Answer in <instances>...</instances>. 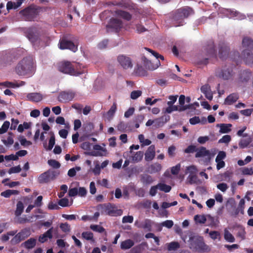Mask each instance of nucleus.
<instances>
[{
	"label": "nucleus",
	"instance_id": "obj_18",
	"mask_svg": "<svg viewBox=\"0 0 253 253\" xmlns=\"http://www.w3.org/2000/svg\"><path fill=\"white\" fill-rule=\"evenodd\" d=\"M74 97V94L70 91L61 92L58 97V100L63 103L69 102L73 99Z\"/></svg>",
	"mask_w": 253,
	"mask_h": 253
},
{
	"label": "nucleus",
	"instance_id": "obj_58",
	"mask_svg": "<svg viewBox=\"0 0 253 253\" xmlns=\"http://www.w3.org/2000/svg\"><path fill=\"white\" fill-rule=\"evenodd\" d=\"M231 136L229 135H224L221 139L218 141L219 143H228L231 141Z\"/></svg>",
	"mask_w": 253,
	"mask_h": 253
},
{
	"label": "nucleus",
	"instance_id": "obj_28",
	"mask_svg": "<svg viewBox=\"0 0 253 253\" xmlns=\"http://www.w3.org/2000/svg\"><path fill=\"white\" fill-rule=\"evenodd\" d=\"M36 29H29L27 32V37L32 42H35L38 39V35L35 32Z\"/></svg>",
	"mask_w": 253,
	"mask_h": 253
},
{
	"label": "nucleus",
	"instance_id": "obj_11",
	"mask_svg": "<svg viewBox=\"0 0 253 253\" xmlns=\"http://www.w3.org/2000/svg\"><path fill=\"white\" fill-rule=\"evenodd\" d=\"M31 229L30 228H25L22 229L19 233L16 234L14 237L11 240L12 244H17L21 241L24 240L31 235Z\"/></svg>",
	"mask_w": 253,
	"mask_h": 253
},
{
	"label": "nucleus",
	"instance_id": "obj_30",
	"mask_svg": "<svg viewBox=\"0 0 253 253\" xmlns=\"http://www.w3.org/2000/svg\"><path fill=\"white\" fill-rule=\"evenodd\" d=\"M217 126H220L219 132L221 133H228L231 131L232 125L230 124H217Z\"/></svg>",
	"mask_w": 253,
	"mask_h": 253
},
{
	"label": "nucleus",
	"instance_id": "obj_35",
	"mask_svg": "<svg viewBox=\"0 0 253 253\" xmlns=\"http://www.w3.org/2000/svg\"><path fill=\"white\" fill-rule=\"evenodd\" d=\"M24 210V205L21 201H18L16 205V209L15 211V215L16 216H20L23 212Z\"/></svg>",
	"mask_w": 253,
	"mask_h": 253
},
{
	"label": "nucleus",
	"instance_id": "obj_38",
	"mask_svg": "<svg viewBox=\"0 0 253 253\" xmlns=\"http://www.w3.org/2000/svg\"><path fill=\"white\" fill-rule=\"evenodd\" d=\"M224 237L225 240L229 242L233 243L235 241L234 237L226 229L224 230Z\"/></svg>",
	"mask_w": 253,
	"mask_h": 253
},
{
	"label": "nucleus",
	"instance_id": "obj_15",
	"mask_svg": "<svg viewBox=\"0 0 253 253\" xmlns=\"http://www.w3.org/2000/svg\"><path fill=\"white\" fill-rule=\"evenodd\" d=\"M118 61L121 66L125 69L132 67V63L131 59L125 55H119L118 57Z\"/></svg>",
	"mask_w": 253,
	"mask_h": 253
},
{
	"label": "nucleus",
	"instance_id": "obj_57",
	"mask_svg": "<svg viewBox=\"0 0 253 253\" xmlns=\"http://www.w3.org/2000/svg\"><path fill=\"white\" fill-rule=\"evenodd\" d=\"M217 188L222 192H224L227 190L228 186L225 183H220L217 185Z\"/></svg>",
	"mask_w": 253,
	"mask_h": 253
},
{
	"label": "nucleus",
	"instance_id": "obj_26",
	"mask_svg": "<svg viewBox=\"0 0 253 253\" xmlns=\"http://www.w3.org/2000/svg\"><path fill=\"white\" fill-rule=\"evenodd\" d=\"M114 13L118 16L121 17L127 21H129L132 17L131 15L129 12L122 10H116Z\"/></svg>",
	"mask_w": 253,
	"mask_h": 253
},
{
	"label": "nucleus",
	"instance_id": "obj_25",
	"mask_svg": "<svg viewBox=\"0 0 253 253\" xmlns=\"http://www.w3.org/2000/svg\"><path fill=\"white\" fill-rule=\"evenodd\" d=\"M143 60L145 67L149 70H154L159 67V65H160L159 60H157L156 65H154L151 61L147 60L145 57L143 58Z\"/></svg>",
	"mask_w": 253,
	"mask_h": 253
},
{
	"label": "nucleus",
	"instance_id": "obj_46",
	"mask_svg": "<svg viewBox=\"0 0 253 253\" xmlns=\"http://www.w3.org/2000/svg\"><path fill=\"white\" fill-rule=\"evenodd\" d=\"M8 135L9 136H8L7 140L3 139L2 140V142L5 145H12L14 142V140L12 137V136L13 135V133L11 132H9Z\"/></svg>",
	"mask_w": 253,
	"mask_h": 253
},
{
	"label": "nucleus",
	"instance_id": "obj_44",
	"mask_svg": "<svg viewBox=\"0 0 253 253\" xmlns=\"http://www.w3.org/2000/svg\"><path fill=\"white\" fill-rule=\"evenodd\" d=\"M141 181L144 184H149L153 182V179L151 176L145 175L142 177Z\"/></svg>",
	"mask_w": 253,
	"mask_h": 253
},
{
	"label": "nucleus",
	"instance_id": "obj_9",
	"mask_svg": "<svg viewBox=\"0 0 253 253\" xmlns=\"http://www.w3.org/2000/svg\"><path fill=\"white\" fill-rule=\"evenodd\" d=\"M251 77L252 73L250 71L245 70L241 71L236 81L237 86L240 87L245 86L250 80Z\"/></svg>",
	"mask_w": 253,
	"mask_h": 253
},
{
	"label": "nucleus",
	"instance_id": "obj_47",
	"mask_svg": "<svg viewBox=\"0 0 253 253\" xmlns=\"http://www.w3.org/2000/svg\"><path fill=\"white\" fill-rule=\"evenodd\" d=\"M90 228L94 231L100 233L105 231V229L102 226L98 225L92 224L90 226Z\"/></svg>",
	"mask_w": 253,
	"mask_h": 253
},
{
	"label": "nucleus",
	"instance_id": "obj_36",
	"mask_svg": "<svg viewBox=\"0 0 253 253\" xmlns=\"http://www.w3.org/2000/svg\"><path fill=\"white\" fill-rule=\"evenodd\" d=\"M17 232V230H13L7 232L6 234H3L1 236V240L2 242H6L9 239V236H14Z\"/></svg>",
	"mask_w": 253,
	"mask_h": 253
},
{
	"label": "nucleus",
	"instance_id": "obj_49",
	"mask_svg": "<svg viewBox=\"0 0 253 253\" xmlns=\"http://www.w3.org/2000/svg\"><path fill=\"white\" fill-rule=\"evenodd\" d=\"M55 139L54 134H52L49 140L48 146L46 148L47 150H51L55 145Z\"/></svg>",
	"mask_w": 253,
	"mask_h": 253
},
{
	"label": "nucleus",
	"instance_id": "obj_3",
	"mask_svg": "<svg viewBox=\"0 0 253 253\" xmlns=\"http://www.w3.org/2000/svg\"><path fill=\"white\" fill-rule=\"evenodd\" d=\"M189 247L190 249L202 253L207 251V245L205 243L202 236L190 233L189 235Z\"/></svg>",
	"mask_w": 253,
	"mask_h": 253
},
{
	"label": "nucleus",
	"instance_id": "obj_21",
	"mask_svg": "<svg viewBox=\"0 0 253 253\" xmlns=\"http://www.w3.org/2000/svg\"><path fill=\"white\" fill-rule=\"evenodd\" d=\"M176 11L180 12V15L184 19L188 18L190 15L194 13L193 9L188 6H183L176 9Z\"/></svg>",
	"mask_w": 253,
	"mask_h": 253
},
{
	"label": "nucleus",
	"instance_id": "obj_45",
	"mask_svg": "<svg viewBox=\"0 0 253 253\" xmlns=\"http://www.w3.org/2000/svg\"><path fill=\"white\" fill-rule=\"evenodd\" d=\"M180 247L179 244L177 242H172L169 244L168 249L169 251H174Z\"/></svg>",
	"mask_w": 253,
	"mask_h": 253
},
{
	"label": "nucleus",
	"instance_id": "obj_56",
	"mask_svg": "<svg viewBox=\"0 0 253 253\" xmlns=\"http://www.w3.org/2000/svg\"><path fill=\"white\" fill-rule=\"evenodd\" d=\"M226 153L224 151H219L217 156L215 158V162H217L219 161H222L223 159L226 157Z\"/></svg>",
	"mask_w": 253,
	"mask_h": 253
},
{
	"label": "nucleus",
	"instance_id": "obj_29",
	"mask_svg": "<svg viewBox=\"0 0 253 253\" xmlns=\"http://www.w3.org/2000/svg\"><path fill=\"white\" fill-rule=\"evenodd\" d=\"M245 202L244 199H242L239 203L237 208L235 210L234 212L235 216H237L239 213L243 214L244 213V208H245Z\"/></svg>",
	"mask_w": 253,
	"mask_h": 253
},
{
	"label": "nucleus",
	"instance_id": "obj_55",
	"mask_svg": "<svg viewBox=\"0 0 253 253\" xmlns=\"http://www.w3.org/2000/svg\"><path fill=\"white\" fill-rule=\"evenodd\" d=\"M21 170V169L20 168V166H17L16 167H13L11 168L8 170V173L9 174L18 173V172H20Z\"/></svg>",
	"mask_w": 253,
	"mask_h": 253
},
{
	"label": "nucleus",
	"instance_id": "obj_48",
	"mask_svg": "<svg viewBox=\"0 0 253 253\" xmlns=\"http://www.w3.org/2000/svg\"><path fill=\"white\" fill-rule=\"evenodd\" d=\"M48 164L54 169H58L60 167V164L55 160H49L47 162Z\"/></svg>",
	"mask_w": 253,
	"mask_h": 253
},
{
	"label": "nucleus",
	"instance_id": "obj_50",
	"mask_svg": "<svg viewBox=\"0 0 253 253\" xmlns=\"http://www.w3.org/2000/svg\"><path fill=\"white\" fill-rule=\"evenodd\" d=\"M59 226L63 232L67 233L70 231V226L67 222L61 223Z\"/></svg>",
	"mask_w": 253,
	"mask_h": 253
},
{
	"label": "nucleus",
	"instance_id": "obj_43",
	"mask_svg": "<svg viewBox=\"0 0 253 253\" xmlns=\"http://www.w3.org/2000/svg\"><path fill=\"white\" fill-rule=\"evenodd\" d=\"M116 110H117L116 104L115 103H114L113 104L107 113V115L108 116V117L109 118H112L113 117Z\"/></svg>",
	"mask_w": 253,
	"mask_h": 253
},
{
	"label": "nucleus",
	"instance_id": "obj_13",
	"mask_svg": "<svg viewBox=\"0 0 253 253\" xmlns=\"http://www.w3.org/2000/svg\"><path fill=\"white\" fill-rule=\"evenodd\" d=\"M104 211L107 215L112 216L121 215L123 213L122 210L117 209L115 205L111 203L104 205Z\"/></svg>",
	"mask_w": 253,
	"mask_h": 253
},
{
	"label": "nucleus",
	"instance_id": "obj_54",
	"mask_svg": "<svg viewBox=\"0 0 253 253\" xmlns=\"http://www.w3.org/2000/svg\"><path fill=\"white\" fill-rule=\"evenodd\" d=\"M59 206L62 207H66L69 206V200L66 198H62L58 201Z\"/></svg>",
	"mask_w": 253,
	"mask_h": 253
},
{
	"label": "nucleus",
	"instance_id": "obj_52",
	"mask_svg": "<svg viewBox=\"0 0 253 253\" xmlns=\"http://www.w3.org/2000/svg\"><path fill=\"white\" fill-rule=\"evenodd\" d=\"M242 173L244 175H251L253 174V169L252 168H243L242 169Z\"/></svg>",
	"mask_w": 253,
	"mask_h": 253
},
{
	"label": "nucleus",
	"instance_id": "obj_51",
	"mask_svg": "<svg viewBox=\"0 0 253 253\" xmlns=\"http://www.w3.org/2000/svg\"><path fill=\"white\" fill-rule=\"evenodd\" d=\"M142 94V91L140 90H133L131 92L130 97L132 99H136L140 96Z\"/></svg>",
	"mask_w": 253,
	"mask_h": 253
},
{
	"label": "nucleus",
	"instance_id": "obj_1",
	"mask_svg": "<svg viewBox=\"0 0 253 253\" xmlns=\"http://www.w3.org/2000/svg\"><path fill=\"white\" fill-rule=\"evenodd\" d=\"M35 71V65L31 56L24 57L17 65L15 72L19 76H32Z\"/></svg>",
	"mask_w": 253,
	"mask_h": 253
},
{
	"label": "nucleus",
	"instance_id": "obj_42",
	"mask_svg": "<svg viewBox=\"0 0 253 253\" xmlns=\"http://www.w3.org/2000/svg\"><path fill=\"white\" fill-rule=\"evenodd\" d=\"M169 105V107H167L166 109V112H167L168 113H170L172 111H175L182 112V111L180 110V106H177L173 105Z\"/></svg>",
	"mask_w": 253,
	"mask_h": 253
},
{
	"label": "nucleus",
	"instance_id": "obj_31",
	"mask_svg": "<svg viewBox=\"0 0 253 253\" xmlns=\"http://www.w3.org/2000/svg\"><path fill=\"white\" fill-rule=\"evenodd\" d=\"M134 243L131 239H127L125 241L122 242L121 244V248L122 250H127L131 248Z\"/></svg>",
	"mask_w": 253,
	"mask_h": 253
},
{
	"label": "nucleus",
	"instance_id": "obj_27",
	"mask_svg": "<svg viewBox=\"0 0 253 253\" xmlns=\"http://www.w3.org/2000/svg\"><path fill=\"white\" fill-rule=\"evenodd\" d=\"M36 243L37 240L36 239L31 238L27 240L26 241L24 242L22 245L26 249L30 250L34 248L35 247Z\"/></svg>",
	"mask_w": 253,
	"mask_h": 253
},
{
	"label": "nucleus",
	"instance_id": "obj_61",
	"mask_svg": "<svg viewBox=\"0 0 253 253\" xmlns=\"http://www.w3.org/2000/svg\"><path fill=\"white\" fill-rule=\"evenodd\" d=\"M163 226H165L168 228H170L173 225V222L171 220H167L161 223Z\"/></svg>",
	"mask_w": 253,
	"mask_h": 253
},
{
	"label": "nucleus",
	"instance_id": "obj_53",
	"mask_svg": "<svg viewBox=\"0 0 253 253\" xmlns=\"http://www.w3.org/2000/svg\"><path fill=\"white\" fill-rule=\"evenodd\" d=\"M197 149L198 148H196V147L194 145H189L184 150V152L185 153H192L194 152H197Z\"/></svg>",
	"mask_w": 253,
	"mask_h": 253
},
{
	"label": "nucleus",
	"instance_id": "obj_4",
	"mask_svg": "<svg viewBox=\"0 0 253 253\" xmlns=\"http://www.w3.org/2000/svg\"><path fill=\"white\" fill-rule=\"evenodd\" d=\"M39 13V7L35 5H31L23 10H21L19 13L23 19L25 21H34Z\"/></svg>",
	"mask_w": 253,
	"mask_h": 253
},
{
	"label": "nucleus",
	"instance_id": "obj_39",
	"mask_svg": "<svg viewBox=\"0 0 253 253\" xmlns=\"http://www.w3.org/2000/svg\"><path fill=\"white\" fill-rule=\"evenodd\" d=\"M158 189L162 191L168 193L171 190V187L166 184L159 183H158Z\"/></svg>",
	"mask_w": 253,
	"mask_h": 253
},
{
	"label": "nucleus",
	"instance_id": "obj_20",
	"mask_svg": "<svg viewBox=\"0 0 253 253\" xmlns=\"http://www.w3.org/2000/svg\"><path fill=\"white\" fill-rule=\"evenodd\" d=\"M155 145H150L146 151L145 153V160L147 162L152 161L155 157Z\"/></svg>",
	"mask_w": 253,
	"mask_h": 253
},
{
	"label": "nucleus",
	"instance_id": "obj_16",
	"mask_svg": "<svg viewBox=\"0 0 253 253\" xmlns=\"http://www.w3.org/2000/svg\"><path fill=\"white\" fill-rule=\"evenodd\" d=\"M229 52V48L225 43L221 42L219 44L218 55L221 59H226L228 56Z\"/></svg>",
	"mask_w": 253,
	"mask_h": 253
},
{
	"label": "nucleus",
	"instance_id": "obj_62",
	"mask_svg": "<svg viewBox=\"0 0 253 253\" xmlns=\"http://www.w3.org/2000/svg\"><path fill=\"white\" fill-rule=\"evenodd\" d=\"M180 169V165L179 164L176 165L174 167H172L171 169V172L173 175L177 174Z\"/></svg>",
	"mask_w": 253,
	"mask_h": 253
},
{
	"label": "nucleus",
	"instance_id": "obj_60",
	"mask_svg": "<svg viewBox=\"0 0 253 253\" xmlns=\"http://www.w3.org/2000/svg\"><path fill=\"white\" fill-rule=\"evenodd\" d=\"M21 144L23 146H30L32 144V143L29 140H27L26 138L21 137L19 138Z\"/></svg>",
	"mask_w": 253,
	"mask_h": 253
},
{
	"label": "nucleus",
	"instance_id": "obj_59",
	"mask_svg": "<svg viewBox=\"0 0 253 253\" xmlns=\"http://www.w3.org/2000/svg\"><path fill=\"white\" fill-rule=\"evenodd\" d=\"M133 221V217L132 215L125 216L123 217L122 222L125 223H132Z\"/></svg>",
	"mask_w": 253,
	"mask_h": 253
},
{
	"label": "nucleus",
	"instance_id": "obj_32",
	"mask_svg": "<svg viewBox=\"0 0 253 253\" xmlns=\"http://www.w3.org/2000/svg\"><path fill=\"white\" fill-rule=\"evenodd\" d=\"M237 227L238 228L237 237L240 238L241 240H245L246 235V232L245 231V227L241 225H238Z\"/></svg>",
	"mask_w": 253,
	"mask_h": 253
},
{
	"label": "nucleus",
	"instance_id": "obj_6",
	"mask_svg": "<svg viewBox=\"0 0 253 253\" xmlns=\"http://www.w3.org/2000/svg\"><path fill=\"white\" fill-rule=\"evenodd\" d=\"M215 155V152L214 151H210L207 150L206 147L201 146L200 148H198L197 150V152L195 154L196 158H204V163L206 165H209L211 159Z\"/></svg>",
	"mask_w": 253,
	"mask_h": 253
},
{
	"label": "nucleus",
	"instance_id": "obj_12",
	"mask_svg": "<svg viewBox=\"0 0 253 253\" xmlns=\"http://www.w3.org/2000/svg\"><path fill=\"white\" fill-rule=\"evenodd\" d=\"M123 27L122 21L116 18H111L106 25L107 32L110 31L118 33Z\"/></svg>",
	"mask_w": 253,
	"mask_h": 253
},
{
	"label": "nucleus",
	"instance_id": "obj_10",
	"mask_svg": "<svg viewBox=\"0 0 253 253\" xmlns=\"http://www.w3.org/2000/svg\"><path fill=\"white\" fill-rule=\"evenodd\" d=\"M216 76L224 80H229L233 76V68L225 65V67L216 71Z\"/></svg>",
	"mask_w": 253,
	"mask_h": 253
},
{
	"label": "nucleus",
	"instance_id": "obj_5",
	"mask_svg": "<svg viewBox=\"0 0 253 253\" xmlns=\"http://www.w3.org/2000/svg\"><path fill=\"white\" fill-rule=\"evenodd\" d=\"M57 69L60 72L72 76H77L81 73L77 71L73 64L67 61H61L57 64Z\"/></svg>",
	"mask_w": 253,
	"mask_h": 253
},
{
	"label": "nucleus",
	"instance_id": "obj_24",
	"mask_svg": "<svg viewBox=\"0 0 253 253\" xmlns=\"http://www.w3.org/2000/svg\"><path fill=\"white\" fill-rule=\"evenodd\" d=\"M239 99V95L237 93H233L229 94L224 100V104L230 105L236 102Z\"/></svg>",
	"mask_w": 253,
	"mask_h": 253
},
{
	"label": "nucleus",
	"instance_id": "obj_17",
	"mask_svg": "<svg viewBox=\"0 0 253 253\" xmlns=\"http://www.w3.org/2000/svg\"><path fill=\"white\" fill-rule=\"evenodd\" d=\"M204 50H205L207 55L210 57H216V52L214 48V42L212 41H210L207 42V44L205 46Z\"/></svg>",
	"mask_w": 253,
	"mask_h": 253
},
{
	"label": "nucleus",
	"instance_id": "obj_33",
	"mask_svg": "<svg viewBox=\"0 0 253 253\" xmlns=\"http://www.w3.org/2000/svg\"><path fill=\"white\" fill-rule=\"evenodd\" d=\"M135 74L139 76H146L147 75V71L142 66L138 65L134 69Z\"/></svg>",
	"mask_w": 253,
	"mask_h": 253
},
{
	"label": "nucleus",
	"instance_id": "obj_63",
	"mask_svg": "<svg viewBox=\"0 0 253 253\" xmlns=\"http://www.w3.org/2000/svg\"><path fill=\"white\" fill-rule=\"evenodd\" d=\"M135 27L136 32L139 34L147 31V29L140 24H136Z\"/></svg>",
	"mask_w": 253,
	"mask_h": 253
},
{
	"label": "nucleus",
	"instance_id": "obj_19",
	"mask_svg": "<svg viewBox=\"0 0 253 253\" xmlns=\"http://www.w3.org/2000/svg\"><path fill=\"white\" fill-rule=\"evenodd\" d=\"M45 96L40 92L29 93L26 95V100L34 102L41 101Z\"/></svg>",
	"mask_w": 253,
	"mask_h": 253
},
{
	"label": "nucleus",
	"instance_id": "obj_22",
	"mask_svg": "<svg viewBox=\"0 0 253 253\" xmlns=\"http://www.w3.org/2000/svg\"><path fill=\"white\" fill-rule=\"evenodd\" d=\"M144 153L143 151H139L136 153L132 152L129 156L131 163H136L141 161L143 158Z\"/></svg>",
	"mask_w": 253,
	"mask_h": 253
},
{
	"label": "nucleus",
	"instance_id": "obj_40",
	"mask_svg": "<svg viewBox=\"0 0 253 253\" xmlns=\"http://www.w3.org/2000/svg\"><path fill=\"white\" fill-rule=\"evenodd\" d=\"M151 172H157L160 171L162 169V166L159 163H155L151 165L150 167Z\"/></svg>",
	"mask_w": 253,
	"mask_h": 253
},
{
	"label": "nucleus",
	"instance_id": "obj_34",
	"mask_svg": "<svg viewBox=\"0 0 253 253\" xmlns=\"http://www.w3.org/2000/svg\"><path fill=\"white\" fill-rule=\"evenodd\" d=\"M19 192L16 190H6L0 193V195L5 198H9L12 195H18Z\"/></svg>",
	"mask_w": 253,
	"mask_h": 253
},
{
	"label": "nucleus",
	"instance_id": "obj_37",
	"mask_svg": "<svg viewBox=\"0 0 253 253\" xmlns=\"http://www.w3.org/2000/svg\"><path fill=\"white\" fill-rule=\"evenodd\" d=\"M194 220L197 223L204 224L207 221V218L205 215L197 214L194 216Z\"/></svg>",
	"mask_w": 253,
	"mask_h": 253
},
{
	"label": "nucleus",
	"instance_id": "obj_23",
	"mask_svg": "<svg viewBox=\"0 0 253 253\" xmlns=\"http://www.w3.org/2000/svg\"><path fill=\"white\" fill-rule=\"evenodd\" d=\"M137 221L135 222V225L137 226L138 228H141L146 229L148 231H151L152 230V222L149 219H145L140 224L137 225Z\"/></svg>",
	"mask_w": 253,
	"mask_h": 253
},
{
	"label": "nucleus",
	"instance_id": "obj_2",
	"mask_svg": "<svg viewBox=\"0 0 253 253\" xmlns=\"http://www.w3.org/2000/svg\"><path fill=\"white\" fill-rule=\"evenodd\" d=\"M242 46L244 48L242 57L246 64L253 63V40L249 37H245L242 40Z\"/></svg>",
	"mask_w": 253,
	"mask_h": 253
},
{
	"label": "nucleus",
	"instance_id": "obj_7",
	"mask_svg": "<svg viewBox=\"0 0 253 253\" xmlns=\"http://www.w3.org/2000/svg\"><path fill=\"white\" fill-rule=\"evenodd\" d=\"M59 173V170L49 169L40 174L38 177V182L40 183H47L54 179Z\"/></svg>",
	"mask_w": 253,
	"mask_h": 253
},
{
	"label": "nucleus",
	"instance_id": "obj_41",
	"mask_svg": "<svg viewBox=\"0 0 253 253\" xmlns=\"http://www.w3.org/2000/svg\"><path fill=\"white\" fill-rule=\"evenodd\" d=\"M82 236L86 240L94 241L93 234L91 232H84L82 234Z\"/></svg>",
	"mask_w": 253,
	"mask_h": 253
},
{
	"label": "nucleus",
	"instance_id": "obj_64",
	"mask_svg": "<svg viewBox=\"0 0 253 253\" xmlns=\"http://www.w3.org/2000/svg\"><path fill=\"white\" fill-rule=\"evenodd\" d=\"M209 235L212 239L215 240L220 236V233L216 231H211L209 232Z\"/></svg>",
	"mask_w": 253,
	"mask_h": 253
},
{
	"label": "nucleus",
	"instance_id": "obj_14",
	"mask_svg": "<svg viewBox=\"0 0 253 253\" xmlns=\"http://www.w3.org/2000/svg\"><path fill=\"white\" fill-rule=\"evenodd\" d=\"M59 47L61 49H70L73 52H76L78 50V46L76 45L72 41L62 39L60 40Z\"/></svg>",
	"mask_w": 253,
	"mask_h": 253
},
{
	"label": "nucleus",
	"instance_id": "obj_8",
	"mask_svg": "<svg viewBox=\"0 0 253 253\" xmlns=\"http://www.w3.org/2000/svg\"><path fill=\"white\" fill-rule=\"evenodd\" d=\"M180 12L174 10L169 14L168 20L172 26L179 27L184 24V19L180 15Z\"/></svg>",
	"mask_w": 253,
	"mask_h": 253
}]
</instances>
